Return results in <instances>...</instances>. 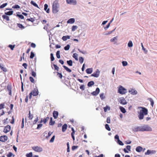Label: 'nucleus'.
<instances>
[{
	"instance_id": "f257e3e1",
	"label": "nucleus",
	"mask_w": 157,
	"mask_h": 157,
	"mask_svg": "<svg viewBox=\"0 0 157 157\" xmlns=\"http://www.w3.org/2000/svg\"><path fill=\"white\" fill-rule=\"evenodd\" d=\"M142 109L138 112V117L140 120L143 119L144 116L147 115L148 114V110L145 107H141Z\"/></svg>"
},
{
	"instance_id": "f03ea898",
	"label": "nucleus",
	"mask_w": 157,
	"mask_h": 157,
	"mask_svg": "<svg viewBox=\"0 0 157 157\" xmlns=\"http://www.w3.org/2000/svg\"><path fill=\"white\" fill-rule=\"evenodd\" d=\"M59 5L57 0L55 1L52 4V12L54 13H57L59 11Z\"/></svg>"
},
{
	"instance_id": "7ed1b4c3",
	"label": "nucleus",
	"mask_w": 157,
	"mask_h": 157,
	"mask_svg": "<svg viewBox=\"0 0 157 157\" xmlns=\"http://www.w3.org/2000/svg\"><path fill=\"white\" fill-rule=\"evenodd\" d=\"M38 93L39 92L38 89L37 88H34L33 90L29 94V98L31 99L32 95L34 96H37L38 95Z\"/></svg>"
},
{
	"instance_id": "20e7f679",
	"label": "nucleus",
	"mask_w": 157,
	"mask_h": 157,
	"mask_svg": "<svg viewBox=\"0 0 157 157\" xmlns=\"http://www.w3.org/2000/svg\"><path fill=\"white\" fill-rule=\"evenodd\" d=\"M118 92L120 94H124L127 92V90L121 86H119Z\"/></svg>"
},
{
	"instance_id": "39448f33",
	"label": "nucleus",
	"mask_w": 157,
	"mask_h": 157,
	"mask_svg": "<svg viewBox=\"0 0 157 157\" xmlns=\"http://www.w3.org/2000/svg\"><path fill=\"white\" fill-rule=\"evenodd\" d=\"M141 126L142 132L144 131H152L151 128L148 125H144Z\"/></svg>"
},
{
	"instance_id": "423d86ee",
	"label": "nucleus",
	"mask_w": 157,
	"mask_h": 157,
	"mask_svg": "<svg viewBox=\"0 0 157 157\" xmlns=\"http://www.w3.org/2000/svg\"><path fill=\"white\" fill-rule=\"evenodd\" d=\"M32 149L35 151L37 152H40L42 151V148L38 146L33 147H32Z\"/></svg>"
},
{
	"instance_id": "0eeeda50",
	"label": "nucleus",
	"mask_w": 157,
	"mask_h": 157,
	"mask_svg": "<svg viewBox=\"0 0 157 157\" xmlns=\"http://www.w3.org/2000/svg\"><path fill=\"white\" fill-rule=\"evenodd\" d=\"M119 102L121 104L125 105L127 103L126 101L123 97L120 98L118 99Z\"/></svg>"
},
{
	"instance_id": "6e6552de",
	"label": "nucleus",
	"mask_w": 157,
	"mask_h": 157,
	"mask_svg": "<svg viewBox=\"0 0 157 157\" xmlns=\"http://www.w3.org/2000/svg\"><path fill=\"white\" fill-rule=\"evenodd\" d=\"M66 2L68 4L75 5L76 4V0H66Z\"/></svg>"
},
{
	"instance_id": "1a4fd4ad",
	"label": "nucleus",
	"mask_w": 157,
	"mask_h": 157,
	"mask_svg": "<svg viewBox=\"0 0 157 157\" xmlns=\"http://www.w3.org/2000/svg\"><path fill=\"white\" fill-rule=\"evenodd\" d=\"M100 74V72L98 69H97L95 72L91 74V76L95 77H98Z\"/></svg>"
},
{
	"instance_id": "9d476101",
	"label": "nucleus",
	"mask_w": 157,
	"mask_h": 157,
	"mask_svg": "<svg viewBox=\"0 0 157 157\" xmlns=\"http://www.w3.org/2000/svg\"><path fill=\"white\" fill-rule=\"evenodd\" d=\"M142 126H138L136 127H135L133 128L132 130L134 132H137L138 131H142Z\"/></svg>"
},
{
	"instance_id": "9b49d317",
	"label": "nucleus",
	"mask_w": 157,
	"mask_h": 157,
	"mask_svg": "<svg viewBox=\"0 0 157 157\" xmlns=\"http://www.w3.org/2000/svg\"><path fill=\"white\" fill-rule=\"evenodd\" d=\"M10 125H8L5 127L3 130V132L6 133H7L10 130Z\"/></svg>"
},
{
	"instance_id": "f8f14e48",
	"label": "nucleus",
	"mask_w": 157,
	"mask_h": 157,
	"mask_svg": "<svg viewBox=\"0 0 157 157\" xmlns=\"http://www.w3.org/2000/svg\"><path fill=\"white\" fill-rule=\"evenodd\" d=\"M8 137L6 136H2L0 137V141L4 142L7 140Z\"/></svg>"
},
{
	"instance_id": "ddd939ff",
	"label": "nucleus",
	"mask_w": 157,
	"mask_h": 157,
	"mask_svg": "<svg viewBox=\"0 0 157 157\" xmlns=\"http://www.w3.org/2000/svg\"><path fill=\"white\" fill-rule=\"evenodd\" d=\"M156 151L155 150H148L147 152L145 153V155H149L150 154H154L155 153Z\"/></svg>"
},
{
	"instance_id": "4468645a",
	"label": "nucleus",
	"mask_w": 157,
	"mask_h": 157,
	"mask_svg": "<svg viewBox=\"0 0 157 157\" xmlns=\"http://www.w3.org/2000/svg\"><path fill=\"white\" fill-rule=\"evenodd\" d=\"M100 92V89L98 88H96L95 91H93L91 93V94L94 96H96Z\"/></svg>"
},
{
	"instance_id": "2eb2a0df",
	"label": "nucleus",
	"mask_w": 157,
	"mask_h": 157,
	"mask_svg": "<svg viewBox=\"0 0 157 157\" xmlns=\"http://www.w3.org/2000/svg\"><path fill=\"white\" fill-rule=\"evenodd\" d=\"M48 6L47 4H45L44 5V10L46 11L47 13H49L50 12L49 9H48Z\"/></svg>"
},
{
	"instance_id": "dca6fc26",
	"label": "nucleus",
	"mask_w": 157,
	"mask_h": 157,
	"mask_svg": "<svg viewBox=\"0 0 157 157\" xmlns=\"http://www.w3.org/2000/svg\"><path fill=\"white\" fill-rule=\"evenodd\" d=\"M59 115L58 112L57 111H54L53 113V117L55 119L57 118Z\"/></svg>"
},
{
	"instance_id": "f3484780",
	"label": "nucleus",
	"mask_w": 157,
	"mask_h": 157,
	"mask_svg": "<svg viewBox=\"0 0 157 157\" xmlns=\"http://www.w3.org/2000/svg\"><path fill=\"white\" fill-rule=\"evenodd\" d=\"M49 117H47L46 118H44L43 120L42 119L40 121V123H41L42 122H43L44 124H46V123L49 120Z\"/></svg>"
},
{
	"instance_id": "a211bd4d",
	"label": "nucleus",
	"mask_w": 157,
	"mask_h": 157,
	"mask_svg": "<svg viewBox=\"0 0 157 157\" xmlns=\"http://www.w3.org/2000/svg\"><path fill=\"white\" fill-rule=\"evenodd\" d=\"M75 19L74 18H72L69 19L67 21V23L73 24L74 23Z\"/></svg>"
},
{
	"instance_id": "6ab92c4d",
	"label": "nucleus",
	"mask_w": 157,
	"mask_h": 157,
	"mask_svg": "<svg viewBox=\"0 0 157 157\" xmlns=\"http://www.w3.org/2000/svg\"><path fill=\"white\" fill-rule=\"evenodd\" d=\"M67 128V125L66 124H65L62 126V131L63 132H65Z\"/></svg>"
},
{
	"instance_id": "aec40b11",
	"label": "nucleus",
	"mask_w": 157,
	"mask_h": 157,
	"mask_svg": "<svg viewBox=\"0 0 157 157\" xmlns=\"http://www.w3.org/2000/svg\"><path fill=\"white\" fill-rule=\"evenodd\" d=\"M93 72V69L92 68H89L86 69V72L88 74H90Z\"/></svg>"
},
{
	"instance_id": "412c9836",
	"label": "nucleus",
	"mask_w": 157,
	"mask_h": 157,
	"mask_svg": "<svg viewBox=\"0 0 157 157\" xmlns=\"http://www.w3.org/2000/svg\"><path fill=\"white\" fill-rule=\"evenodd\" d=\"M136 151L138 152L141 151L143 150V148L140 146H138L136 148Z\"/></svg>"
},
{
	"instance_id": "4be33fe9",
	"label": "nucleus",
	"mask_w": 157,
	"mask_h": 157,
	"mask_svg": "<svg viewBox=\"0 0 157 157\" xmlns=\"http://www.w3.org/2000/svg\"><path fill=\"white\" fill-rule=\"evenodd\" d=\"M70 39V36H63L62 37V39L63 41H66L67 40Z\"/></svg>"
},
{
	"instance_id": "5701e85b",
	"label": "nucleus",
	"mask_w": 157,
	"mask_h": 157,
	"mask_svg": "<svg viewBox=\"0 0 157 157\" xmlns=\"http://www.w3.org/2000/svg\"><path fill=\"white\" fill-rule=\"evenodd\" d=\"M129 92L132 94H137V91L134 89H131V90H129Z\"/></svg>"
},
{
	"instance_id": "b1692460",
	"label": "nucleus",
	"mask_w": 157,
	"mask_h": 157,
	"mask_svg": "<svg viewBox=\"0 0 157 157\" xmlns=\"http://www.w3.org/2000/svg\"><path fill=\"white\" fill-rule=\"evenodd\" d=\"M3 18L5 19L6 21H8L10 20L9 17L6 15H4L2 16Z\"/></svg>"
},
{
	"instance_id": "393cba45",
	"label": "nucleus",
	"mask_w": 157,
	"mask_h": 157,
	"mask_svg": "<svg viewBox=\"0 0 157 157\" xmlns=\"http://www.w3.org/2000/svg\"><path fill=\"white\" fill-rule=\"evenodd\" d=\"M119 109L123 113H125L126 112L125 109L122 106H120Z\"/></svg>"
},
{
	"instance_id": "a878e982",
	"label": "nucleus",
	"mask_w": 157,
	"mask_h": 157,
	"mask_svg": "<svg viewBox=\"0 0 157 157\" xmlns=\"http://www.w3.org/2000/svg\"><path fill=\"white\" fill-rule=\"evenodd\" d=\"M0 67L3 71L6 72L7 71L6 69V68L4 67L3 66L2 64L1 63H0Z\"/></svg>"
},
{
	"instance_id": "bb28decb",
	"label": "nucleus",
	"mask_w": 157,
	"mask_h": 157,
	"mask_svg": "<svg viewBox=\"0 0 157 157\" xmlns=\"http://www.w3.org/2000/svg\"><path fill=\"white\" fill-rule=\"evenodd\" d=\"M105 112H106L108 110H109L110 109V107L108 105H106L105 107H104Z\"/></svg>"
},
{
	"instance_id": "cd10ccee",
	"label": "nucleus",
	"mask_w": 157,
	"mask_h": 157,
	"mask_svg": "<svg viewBox=\"0 0 157 157\" xmlns=\"http://www.w3.org/2000/svg\"><path fill=\"white\" fill-rule=\"evenodd\" d=\"M33 117V114H31V112L30 111H29V116L28 118L29 120H31L32 119Z\"/></svg>"
},
{
	"instance_id": "c85d7f7f",
	"label": "nucleus",
	"mask_w": 157,
	"mask_h": 157,
	"mask_svg": "<svg viewBox=\"0 0 157 157\" xmlns=\"http://www.w3.org/2000/svg\"><path fill=\"white\" fill-rule=\"evenodd\" d=\"M94 82L93 81H91L90 82H89L87 86L88 87H90L92 85H94Z\"/></svg>"
},
{
	"instance_id": "c756f323",
	"label": "nucleus",
	"mask_w": 157,
	"mask_h": 157,
	"mask_svg": "<svg viewBox=\"0 0 157 157\" xmlns=\"http://www.w3.org/2000/svg\"><path fill=\"white\" fill-rule=\"evenodd\" d=\"M17 26L20 28L23 29L25 28V27L23 26L22 24L20 23H17Z\"/></svg>"
},
{
	"instance_id": "7c9ffc66",
	"label": "nucleus",
	"mask_w": 157,
	"mask_h": 157,
	"mask_svg": "<svg viewBox=\"0 0 157 157\" xmlns=\"http://www.w3.org/2000/svg\"><path fill=\"white\" fill-rule=\"evenodd\" d=\"M63 67L64 69L67 72H71V70L66 66H63Z\"/></svg>"
},
{
	"instance_id": "2f4dec72",
	"label": "nucleus",
	"mask_w": 157,
	"mask_h": 157,
	"mask_svg": "<svg viewBox=\"0 0 157 157\" xmlns=\"http://www.w3.org/2000/svg\"><path fill=\"white\" fill-rule=\"evenodd\" d=\"M148 100L150 101V102H151V104L152 106V107H153L154 104V102L152 98H149L148 99Z\"/></svg>"
},
{
	"instance_id": "473e14b6",
	"label": "nucleus",
	"mask_w": 157,
	"mask_h": 157,
	"mask_svg": "<svg viewBox=\"0 0 157 157\" xmlns=\"http://www.w3.org/2000/svg\"><path fill=\"white\" fill-rule=\"evenodd\" d=\"M148 100L150 101V102H151V104L152 106V107H153L154 104V102L152 98H149L148 99Z\"/></svg>"
},
{
	"instance_id": "72a5a7b5",
	"label": "nucleus",
	"mask_w": 157,
	"mask_h": 157,
	"mask_svg": "<svg viewBox=\"0 0 157 157\" xmlns=\"http://www.w3.org/2000/svg\"><path fill=\"white\" fill-rule=\"evenodd\" d=\"M13 11H10L7 12H5V13L6 15H11L13 14Z\"/></svg>"
},
{
	"instance_id": "f704fd0d",
	"label": "nucleus",
	"mask_w": 157,
	"mask_h": 157,
	"mask_svg": "<svg viewBox=\"0 0 157 157\" xmlns=\"http://www.w3.org/2000/svg\"><path fill=\"white\" fill-rule=\"evenodd\" d=\"M55 124V121H52V117H51L50 118V121L49 122V124L50 125H53Z\"/></svg>"
},
{
	"instance_id": "c9c22d12",
	"label": "nucleus",
	"mask_w": 157,
	"mask_h": 157,
	"mask_svg": "<svg viewBox=\"0 0 157 157\" xmlns=\"http://www.w3.org/2000/svg\"><path fill=\"white\" fill-rule=\"evenodd\" d=\"M67 64L70 66H72L73 62L72 60H69L67 61Z\"/></svg>"
},
{
	"instance_id": "e433bc0d",
	"label": "nucleus",
	"mask_w": 157,
	"mask_h": 157,
	"mask_svg": "<svg viewBox=\"0 0 157 157\" xmlns=\"http://www.w3.org/2000/svg\"><path fill=\"white\" fill-rule=\"evenodd\" d=\"M73 56L76 60H78V54L76 53H74Z\"/></svg>"
},
{
	"instance_id": "4c0bfd02",
	"label": "nucleus",
	"mask_w": 157,
	"mask_h": 157,
	"mask_svg": "<svg viewBox=\"0 0 157 157\" xmlns=\"http://www.w3.org/2000/svg\"><path fill=\"white\" fill-rule=\"evenodd\" d=\"M31 4L33 5L34 6H35L36 7L38 8H39V7L38 6V5L35 2H34L33 1H32L31 2Z\"/></svg>"
},
{
	"instance_id": "58836bf2",
	"label": "nucleus",
	"mask_w": 157,
	"mask_h": 157,
	"mask_svg": "<svg viewBox=\"0 0 157 157\" xmlns=\"http://www.w3.org/2000/svg\"><path fill=\"white\" fill-rule=\"evenodd\" d=\"M78 27L76 25H73L72 27L71 30L72 31H75L77 28Z\"/></svg>"
},
{
	"instance_id": "ea45409f",
	"label": "nucleus",
	"mask_w": 157,
	"mask_h": 157,
	"mask_svg": "<svg viewBox=\"0 0 157 157\" xmlns=\"http://www.w3.org/2000/svg\"><path fill=\"white\" fill-rule=\"evenodd\" d=\"M128 45V47H132L133 46V44L132 41L131 40L129 41Z\"/></svg>"
},
{
	"instance_id": "a19ab883",
	"label": "nucleus",
	"mask_w": 157,
	"mask_h": 157,
	"mask_svg": "<svg viewBox=\"0 0 157 157\" xmlns=\"http://www.w3.org/2000/svg\"><path fill=\"white\" fill-rule=\"evenodd\" d=\"M5 103H3L0 104V110L3 109L5 107Z\"/></svg>"
},
{
	"instance_id": "79ce46f5",
	"label": "nucleus",
	"mask_w": 157,
	"mask_h": 157,
	"mask_svg": "<svg viewBox=\"0 0 157 157\" xmlns=\"http://www.w3.org/2000/svg\"><path fill=\"white\" fill-rule=\"evenodd\" d=\"M79 61L81 63H83L84 61V59L82 57H80L79 58Z\"/></svg>"
},
{
	"instance_id": "37998d69",
	"label": "nucleus",
	"mask_w": 157,
	"mask_h": 157,
	"mask_svg": "<svg viewBox=\"0 0 157 157\" xmlns=\"http://www.w3.org/2000/svg\"><path fill=\"white\" fill-rule=\"evenodd\" d=\"M27 157H32L33 154L32 152H30L28 154H27L26 155Z\"/></svg>"
},
{
	"instance_id": "c03bdc74",
	"label": "nucleus",
	"mask_w": 157,
	"mask_h": 157,
	"mask_svg": "<svg viewBox=\"0 0 157 157\" xmlns=\"http://www.w3.org/2000/svg\"><path fill=\"white\" fill-rule=\"evenodd\" d=\"M57 75L61 79H62L63 77V75L61 73L59 72H57Z\"/></svg>"
},
{
	"instance_id": "a18cd8bd",
	"label": "nucleus",
	"mask_w": 157,
	"mask_h": 157,
	"mask_svg": "<svg viewBox=\"0 0 157 157\" xmlns=\"http://www.w3.org/2000/svg\"><path fill=\"white\" fill-rule=\"evenodd\" d=\"M105 128L107 130H108L109 131H110L111 130L109 126V125L107 124H106L105 125Z\"/></svg>"
},
{
	"instance_id": "49530a36",
	"label": "nucleus",
	"mask_w": 157,
	"mask_h": 157,
	"mask_svg": "<svg viewBox=\"0 0 157 157\" xmlns=\"http://www.w3.org/2000/svg\"><path fill=\"white\" fill-rule=\"evenodd\" d=\"M56 55L58 58L59 59L60 58V51H58L57 52Z\"/></svg>"
},
{
	"instance_id": "de8ad7c7",
	"label": "nucleus",
	"mask_w": 157,
	"mask_h": 157,
	"mask_svg": "<svg viewBox=\"0 0 157 157\" xmlns=\"http://www.w3.org/2000/svg\"><path fill=\"white\" fill-rule=\"evenodd\" d=\"M70 48V45L69 44H67V45L66 46H65L64 48V49L65 50H68Z\"/></svg>"
},
{
	"instance_id": "09e8293b",
	"label": "nucleus",
	"mask_w": 157,
	"mask_h": 157,
	"mask_svg": "<svg viewBox=\"0 0 157 157\" xmlns=\"http://www.w3.org/2000/svg\"><path fill=\"white\" fill-rule=\"evenodd\" d=\"M52 132L50 131L48 133V135L46 136V138L47 139H48V138H49V137H50V136H51V135L52 134Z\"/></svg>"
},
{
	"instance_id": "8fccbe9b",
	"label": "nucleus",
	"mask_w": 157,
	"mask_h": 157,
	"mask_svg": "<svg viewBox=\"0 0 157 157\" xmlns=\"http://www.w3.org/2000/svg\"><path fill=\"white\" fill-rule=\"evenodd\" d=\"M16 16L19 17L21 19H23L24 18V17L21 14H17Z\"/></svg>"
},
{
	"instance_id": "3c124183",
	"label": "nucleus",
	"mask_w": 157,
	"mask_h": 157,
	"mask_svg": "<svg viewBox=\"0 0 157 157\" xmlns=\"http://www.w3.org/2000/svg\"><path fill=\"white\" fill-rule=\"evenodd\" d=\"M117 40V36H116V37H114L113 38L111 39L110 40V41L111 42H113L115 40Z\"/></svg>"
},
{
	"instance_id": "603ef678",
	"label": "nucleus",
	"mask_w": 157,
	"mask_h": 157,
	"mask_svg": "<svg viewBox=\"0 0 157 157\" xmlns=\"http://www.w3.org/2000/svg\"><path fill=\"white\" fill-rule=\"evenodd\" d=\"M27 21H31L32 22H33L35 21V20L33 18H30L27 19Z\"/></svg>"
},
{
	"instance_id": "864d4df0",
	"label": "nucleus",
	"mask_w": 157,
	"mask_h": 157,
	"mask_svg": "<svg viewBox=\"0 0 157 157\" xmlns=\"http://www.w3.org/2000/svg\"><path fill=\"white\" fill-rule=\"evenodd\" d=\"M29 80L30 81L33 83H35L34 79L32 77H29Z\"/></svg>"
},
{
	"instance_id": "5fc2aeb1",
	"label": "nucleus",
	"mask_w": 157,
	"mask_h": 157,
	"mask_svg": "<svg viewBox=\"0 0 157 157\" xmlns=\"http://www.w3.org/2000/svg\"><path fill=\"white\" fill-rule=\"evenodd\" d=\"M53 66L54 67L55 69L57 70V71H58L59 70V67H58L55 64H53Z\"/></svg>"
},
{
	"instance_id": "6e6d98bb",
	"label": "nucleus",
	"mask_w": 157,
	"mask_h": 157,
	"mask_svg": "<svg viewBox=\"0 0 157 157\" xmlns=\"http://www.w3.org/2000/svg\"><path fill=\"white\" fill-rule=\"evenodd\" d=\"M51 60V61H53L54 60V57L53 56V55L52 53H51L50 54Z\"/></svg>"
},
{
	"instance_id": "4d7b16f0",
	"label": "nucleus",
	"mask_w": 157,
	"mask_h": 157,
	"mask_svg": "<svg viewBox=\"0 0 157 157\" xmlns=\"http://www.w3.org/2000/svg\"><path fill=\"white\" fill-rule=\"evenodd\" d=\"M31 75L34 77H35L36 76V73L33 71H32Z\"/></svg>"
},
{
	"instance_id": "13d9d810",
	"label": "nucleus",
	"mask_w": 157,
	"mask_h": 157,
	"mask_svg": "<svg viewBox=\"0 0 157 157\" xmlns=\"http://www.w3.org/2000/svg\"><path fill=\"white\" fill-rule=\"evenodd\" d=\"M12 8L15 9H19L20 8V6L18 5H15L13 6L12 7Z\"/></svg>"
},
{
	"instance_id": "bf43d9fd",
	"label": "nucleus",
	"mask_w": 157,
	"mask_h": 157,
	"mask_svg": "<svg viewBox=\"0 0 157 157\" xmlns=\"http://www.w3.org/2000/svg\"><path fill=\"white\" fill-rule=\"evenodd\" d=\"M100 97L102 100L103 99L105 98L104 96V94L103 93L100 94Z\"/></svg>"
},
{
	"instance_id": "052dcab7",
	"label": "nucleus",
	"mask_w": 157,
	"mask_h": 157,
	"mask_svg": "<svg viewBox=\"0 0 157 157\" xmlns=\"http://www.w3.org/2000/svg\"><path fill=\"white\" fill-rule=\"evenodd\" d=\"M7 3H5L1 5L0 6V8H4V7H5L7 5Z\"/></svg>"
},
{
	"instance_id": "680f3d73",
	"label": "nucleus",
	"mask_w": 157,
	"mask_h": 157,
	"mask_svg": "<svg viewBox=\"0 0 157 157\" xmlns=\"http://www.w3.org/2000/svg\"><path fill=\"white\" fill-rule=\"evenodd\" d=\"M34 54L32 52H31L30 58L31 59H33L34 57Z\"/></svg>"
},
{
	"instance_id": "e2e57ef3",
	"label": "nucleus",
	"mask_w": 157,
	"mask_h": 157,
	"mask_svg": "<svg viewBox=\"0 0 157 157\" xmlns=\"http://www.w3.org/2000/svg\"><path fill=\"white\" fill-rule=\"evenodd\" d=\"M122 65L124 66H126L128 64L127 62L126 61H123L122 62Z\"/></svg>"
},
{
	"instance_id": "0e129e2a",
	"label": "nucleus",
	"mask_w": 157,
	"mask_h": 157,
	"mask_svg": "<svg viewBox=\"0 0 157 157\" xmlns=\"http://www.w3.org/2000/svg\"><path fill=\"white\" fill-rule=\"evenodd\" d=\"M80 88L82 90H85V86L83 85H82L80 87Z\"/></svg>"
},
{
	"instance_id": "69168bd1",
	"label": "nucleus",
	"mask_w": 157,
	"mask_h": 157,
	"mask_svg": "<svg viewBox=\"0 0 157 157\" xmlns=\"http://www.w3.org/2000/svg\"><path fill=\"white\" fill-rule=\"evenodd\" d=\"M9 47L10 48L11 50H13L15 47V45H13L11 44H10L9 45Z\"/></svg>"
},
{
	"instance_id": "338daca9",
	"label": "nucleus",
	"mask_w": 157,
	"mask_h": 157,
	"mask_svg": "<svg viewBox=\"0 0 157 157\" xmlns=\"http://www.w3.org/2000/svg\"><path fill=\"white\" fill-rule=\"evenodd\" d=\"M13 155V154L11 152H10L7 155V157H11Z\"/></svg>"
},
{
	"instance_id": "774afa93",
	"label": "nucleus",
	"mask_w": 157,
	"mask_h": 157,
	"mask_svg": "<svg viewBox=\"0 0 157 157\" xmlns=\"http://www.w3.org/2000/svg\"><path fill=\"white\" fill-rule=\"evenodd\" d=\"M118 144L121 145H124V144L122 143V142L121 140H119L118 141Z\"/></svg>"
}]
</instances>
